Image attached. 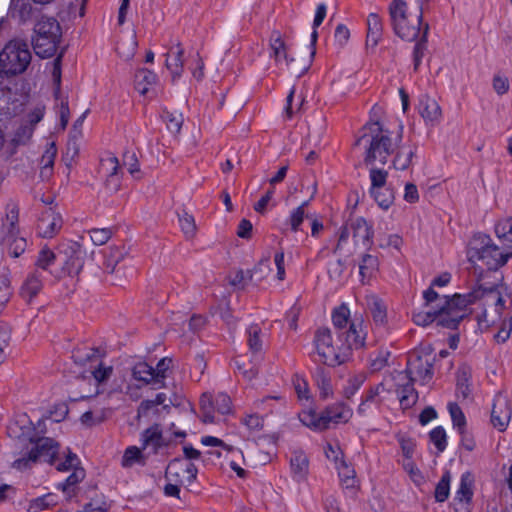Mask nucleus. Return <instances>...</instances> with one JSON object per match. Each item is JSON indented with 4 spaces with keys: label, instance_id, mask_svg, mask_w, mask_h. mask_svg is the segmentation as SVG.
I'll use <instances>...</instances> for the list:
<instances>
[{
    "label": "nucleus",
    "instance_id": "4be33fe9",
    "mask_svg": "<svg viewBox=\"0 0 512 512\" xmlns=\"http://www.w3.org/2000/svg\"><path fill=\"white\" fill-rule=\"evenodd\" d=\"M323 414L328 429L331 425L347 423L353 415V410L344 403H335L323 410Z\"/></svg>",
    "mask_w": 512,
    "mask_h": 512
},
{
    "label": "nucleus",
    "instance_id": "8fccbe9b",
    "mask_svg": "<svg viewBox=\"0 0 512 512\" xmlns=\"http://www.w3.org/2000/svg\"><path fill=\"white\" fill-rule=\"evenodd\" d=\"M200 442L202 445L207 446V447L219 448V450L212 453L213 455H215L218 458L222 457V451L229 453V452H233L236 450L234 446L225 443L220 438L210 436V435L202 436L200 439Z\"/></svg>",
    "mask_w": 512,
    "mask_h": 512
},
{
    "label": "nucleus",
    "instance_id": "2eb2a0df",
    "mask_svg": "<svg viewBox=\"0 0 512 512\" xmlns=\"http://www.w3.org/2000/svg\"><path fill=\"white\" fill-rule=\"evenodd\" d=\"M512 416V408L508 397L503 393L496 394L492 411L491 423L497 430L503 432L508 427Z\"/></svg>",
    "mask_w": 512,
    "mask_h": 512
},
{
    "label": "nucleus",
    "instance_id": "774afa93",
    "mask_svg": "<svg viewBox=\"0 0 512 512\" xmlns=\"http://www.w3.org/2000/svg\"><path fill=\"white\" fill-rule=\"evenodd\" d=\"M44 115L45 107L43 105H37L27 112L22 122L27 123L35 129V126L44 118Z\"/></svg>",
    "mask_w": 512,
    "mask_h": 512
},
{
    "label": "nucleus",
    "instance_id": "9b49d317",
    "mask_svg": "<svg viewBox=\"0 0 512 512\" xmlns=\"http://www.w3.org/2000/svg\"><path fill=\"white\" fill-rule=\"evenodd\" d=\"M72 357L75 363L81 366L89 365L90 372L98 383L104 382L112 374V366L103 365L98 349L91 347L77 348Z\"/></svg>",
    "mask_w": 512,
    "mask_h": 512
},
{
    "label": "nucleus",
    "instance_id": "49530a36",
    "mask_svg": "<svg viewBox=\"0 0 512 512\" xmlns=\"http://www.w3.org/2000/svg\"><path fill=\"white\" fill-rule=\"evenodd\" d=\"M135 380L143 382L144 384L153 383L157 385L153 367L146 362H139L135 364L132 371Z\"/></svg>",
    "mask_w": 512,
    "mask_h": 512
},
{
    "label": "nucleus",
    "instance_id": "f257e3e1",
    "mask_svg": "<svg viewBox=\"0 0 512 512\" xmlns=\"http://www.w3.org/2000/svg\"><path fill=\"white\" fill-rule=\"evenodd\" d=\"M403 126L397 125L395 130H389L378 122H373L365 127V133L358 140V144L365 147L364 162L369 166L370 191L384 189L386 187L388 172L378 168L377 163L384 165L390 155V148L402 141Z\"/></svg>",
    "mask_w": 512,
    "mask_h": 512
},
{
    "label": "nucleus",
    "instance_id": "0e129e2a",
    "mask_svg": "<svg viewBox=\"0 0 512 512\" xmlns=\"http://www.w3.org/2000/svg\"><path fill=\"white\" fill-rule=\"evenodd\" d=\"M327 14V6L325 3H320L316 7L314 19H313V31L311 33V44L315 45L318 33L317 28L323 23Z\"/></svg>",
    "mask_w": 512,
    "mask_h": 512
},
{
    "label": "nucleus",
    "instance_id": "a18cd8bd",
    "mask_svg": "<svg viewBox=\"0 0 512 512\" xmlns=\"http://www.w3.org/2000/svg\"><path fill=\"white\" fill-rule=\"evenodd\" d=\"M336 469L338 471L340 482L344 488L352 489L356 487L355 470L351 465L343 460L336 465Z\"/></svg>",
    "mask_w": 512,
    "mask_h": 512
},
{
    "label": "nucleus",
    "instance_id": "c756f323",
    "mask_svg": "<svg viewBox=\"0 0 512 512\" xmlns=\"http://www.w3.org/2000/svg\"><path fill=\"white\" fill-rule=\"evenodd\" d=\"M270 271L269 259H262L251 271L246 273L240 271L236 277L239 278V282H245L246 277H249L252 283L258 285L268 276Z\"/></svg>",
    "mask_w": 512,
    "mask_h": 512
},
{
    "label": "nucleus",
    "instance_id": "ddd939ff",
    "mask_svg": "<svg viewBox=\"0 0 512 512\" xmlns=\"http://www.w3.org/2000/svg\"><path fill=\"white\" fill-rule=\"evenodd\" d=\"M433 360L430 354H413L409 357L405 375L420 385L428 384L433 378Z\"/></svg>",
    "mask_w": 512,
    "mask_h": 512
},
{
    "label": "nucleus",
    "instance_id": "09e8293b",
    "mask_svg": "<svg viewBox=\"0 0 512 512\" xmlns=\"http://www.w3.org/2000/svg\"><path fill=\"white\" fill-rule=\"evenodd\" d=\"M13 296V288L8 274H0V314L4 312Z\"/></svg>",
    "mask_w": 512,
    "mask_h": 512
},
{
    "label": "nucleus",
    "instance_id": "423d86ee",
    "mask_svg": "<svg viewBox=\"0 0 512 512\" xmlns=\"http://www.w3.org/2000/svg\"><path fill=\"white\" fill-rule=\"evenodd\" d=\"M62 37L61 26L53 17H41L34 26L32 45L41 58H49L57 52Z\"/></svg>",
    "mask_w": 512,
    "mask_h": 512
},
{
    "label": "nucleus",
    "instance_id": "338daca9",
    "mask_svg": "<svg viewBox=\"0 0 512 512\" xmlns=\"http://www.w3.org/2000/svg\"><path fill=\"white\" fill-rule=\"evenodd\" d=\"M366 381V375L364 373H359L356 375L351 376L348 379L347 386L344 388V394L346 397L353 396L360 387L364 384Z\"/></svg>",
    "mask_w": 512,
    "mask_h": 512
},
{
    "label": "nucleus",
    "instance_id": "cd10ccee",
    "mask_svg": "<svg viewBox=\"0 0 512 512\" xmlns=\"http://www.w3.org/2000/svg\"><path fill=\"white\" fill-rule=\"evenodd\" d=\"M290 470L291 476L295 481L301 482L306 479L309 471V461L303 451L295 450L292 452Z\"/></svg>",
    "mask_w": 512,
    "mask_h": 512
},
{
    "label": "nucleus",
    "instance_id": "393cba45",
    "mask_svg": "<svg viewBox=\"0 0 512 512\" xmlns=\"http://www.w3.org/2000/svg\"><path fill=\"white\" fill-rule=\"evenodd\" d=\"M119 162L115 156L109 155L101 159V171L107 177V186L117 191L120 187Z\"/></svg>",
    "mask_w": 512,
    "mask_h": 512
},
{
    "label": "nucleus",
    "instance_id": "de8ad7c7",
    "mask_svg": "<svg viewBox=\"0 0 512 512\" xmlns=\"http://www.w3.org/2000/svg\"><path fill=\"white\" fill-rule=\"evenodd\" d=\"M144 462L145 459L142 453V449L137 446H129L124 451L121 465L124 468H130L137 464L143 465Z\"/></svg>",
    "mask_w": 512,
    "mask_h": 512
},
{
    "label": "nucleus",
    "instance_id": "680f3d73",
    "mask_svg": "<svg viewBox=\"0 0 512 512\" xmlns=\"http://www.w3.org/2000/svg\"><path fill=\"white\" fill-rule=\"evenodd\" d=\"M56 260L55 253L48 247H43L36 258L35 265L42 270H48Z\"/></svg>",
    "mask_w": 512,
    "mask_h": 512
},
{
    "label": "nucleus",
    "instance_id": "412c9836",
    "mask_svg": "<svg viewBox=\"0 0 512 512\" xmlns=\"http://www.w3.org/2000/svg\"><path fill=\"white\" fill-rule=\"evenodd\" d=\"M418 110L427 125L435 126L441 122L442 110L435 99L427 95L422 96Z\"/></svg>",
    "mask_w": 512,
    "mask_h": 512
},
{
    "label": "nucleus",
    "instance_id": "79ce46f5",
    "mask_svg": "<svg viewBox=\"0 0 512 512\" xmlns=\"http://www.w3.org/2000/svg\"><path fill=\"white\" fill-rule=\"evenodd\" d=\"M246 333L250 351L253 354L261 352L264 344V335L260 326L258 324H252L247 328Z\"/></svg>",
    "mask_w": 512,
    "mask_h": 512
},
{
    "label": "nucleus",
    "instance_id": "3c124183",
    "mask_svg": "<svg viewBox=\"0 0 512 512\" xmlns=\"http://www.w3.org/2000/svg\"><path fill=\"white\" fill-rule=\"evenodd\" d=\"M305 218V214L301 207H296L291 210L288 218L285 223L281 227L282 232H286L288 230L292 232H297L300 229L301 224L303 223Z\"/></svg>",
    "mask_w": 512,
    "mask_h": 512
},
{
    "label": "nucleus",
    "instance_id": "1a4fd4ad",
    "mask_svg": "<svg viewBox=\"0 0 512 512\" xmlns=\"http://www.w3.org/2000/svg\"><path fill=\"white\" fill-rule=\"evenodd\" d=\"M197 467L188 460L173 459L165 471L167 484L164 487V494L168 497H179L180 488L189 486L197 477Z\"/></svg>",
    "mask_w": 512,
    "mask_h": 512
},
{
    "label": "nucleus",
    "instance_id": "f8f14e48",
    "mask_svg": "<svg viewBox=\"0 0 512 512\" xmlns=\"http://www.w3.org/2000/svg\"><path fill=\"white\" fill-rule=\"evenodd\" d=\"M270 56L275 63L281 67H285L291 74L301 76L307 70L305 65L298 67L292 49L282 39L279 33H274L270 39Z\"/></svg>",
    "mask_w": 512,
    "mask_h": 512
},
{
    "label": "nucleus",
    "instance_id": "39448f33",
    "mask_svg": "<svg viewBox=\"0 0 512 512\" xmlns=\"http://www.w3.org/2000/svg\"><path fill=\"white\" fill-rule=\"evenodd\" d=\"M18 216V208L12 204L0 217V258L5 252L12 258H18L27 248L26 239L19 234Z\"/></svg>",
    "mask_w": 512,
    "mask_h": 512
},
{
    "label": "nucleus",
    "instance_id": "6e6d98bb",
    "mask_svg": "<svg viewBox=\"0 0 512 512\" xmlns=\"http://www.w3.org/2000/svg\"><path fill=\"white\" fill-rule=\"evenodd\" d=\"M448 411H449L453 426L455 428H457L460 433H462L466 426V418H465V415H464L462 409L456 403H449Z\"/></svg>",
    "mask_w": 512,
    "mask_h": 512
},
{
    "label": "nucleus",
    "instance_id": "a878e982",
    "mask_svg": "<svg viewBox=\"0 0 512 512\" xmlns=\"http://www.w3.org/2000/svg\"><path fill=\"white\" fill-rule=\"evenodd\" d=\"M473 496L471 483L462 476L453 500L455 512H470V504Z\"/></svg>",
    "mask_w": 512,
    "mask_h": 512
},
{
    "label": "nucleus",
    "instance_id": "72a5a7b5",
    "mask_svg": "<svg viewBox=\"0 0 512 512\" xmlns=\"http://www.w3.org/2000/svg\"><path fill=\"white\" fill-rule=\"evenodd\" d=\"M392 391L386 387V381L371 388L366 394V402H371L377 407L386 404L392 398Z\"/></svg>",
    "mask_w": 512,
    "mask_h": 512
},
{
    "label": "nucleus",
    "instance_id": "b1692460",
    "mask_svg": "<svg viewBox=\"0 0 512 512\" xmlns=\"http://www.w3.org/2000/svg\"><path fill=\"white\" fill-rule=\"evenodd\" d=\"M142 449L150 448L154 453L158 452L161 448L166 447L169 443L159 427L153 425L147 428L141 435Z\"/></svg>",
    "mask_w": 512,
    "mask_h": 512
},
{
    "label": "nucleus",
    "instance_id": "0eeeda50",
    "mask_svg": "<svg viewBox=\"0 0 512 512\" xmlns=\"http://www.w3.org/2000/svg\"><path fill=\"white\" fill-rule=\"evenodd\" d=\"M467 255L470 262H482L489 270H496L507 263L512 252H502L490 237L479 235L470 243Z\"/></svg>",
    "mask_w": 512,
    "mask_h": 512
},
{
    "label": "nucleus",
    "instance_id": "2f4dec72",
    "mask_svg": "<svg viewBox=\"0 0 512 512\" xmlns=\"http://www.w3.org/2000/svg\"><path fill=\"white\" fill-rule=\"evenodd\" d=\"M367 307L376 325L383 326L387 321V308L383 301L376 295L366 297Z\"/></svg>",
    "mask_w": 512,
    "mask_h": 512
},
{
    "label": "nucleus",
    "instance_id": "4d7b16f0",
    "mask_svg": "<svg viewBox=\"0 0 512 512\" xmlns=\"http://www.w3.org/2000/svg\"><path fill=\"white\" fill-rule=\"evenodd\" d=\"M54 464L56 469L61 472H69L76 468H80V460L78 456L70 451L65 455L63 461H60V458L58 457Z\"/></svg>",
    "mask_w": 512,
    "mask_h": 512
},
{
    "label": "nucleus",
    "instance_id": "e2e57ef3",
    "mask_svg": "<svg viewBox=\"0 0 512 512\" xmlns=\"http://www.w3.org/2000/svg\"><path fill=\"white\" fill-rule=\"evenodd\" d=\"M450 475L449 473L443 474L435 488V499L438 502H444L449 497L450 493Z\"/></svg>",
    "mask_w": 512,
    "mask_h": 512
},
{
    "label": "nucleus",
    "instance_id": "bf43d9fd",
    "mask_svg": "<svg viewBox=\"0 0 512 512\" xmlns=\"http://www.w3.org/2000/svg\"><path fill=\"white\" fill-rule=\"evenodd\" d=\"M430 442L436 447L438 452H443L447 446V434L442 426H437L429 433Z\"/></svg>",
    "mask_w": 512,
    "mask_h": 512
},
{
    "label": "nucleus",
    "instance_id": "6e6552de",
    "mask_svg": "<svg viewBox=\"0 0 512 512\" xmlns=\"http://www.w3.org/2000/svg\"><path fill=\"white\" fill-rule=\"evenodd\" d=\"M31 61L28 45L20 40H12L0 52V76L23 73Z\"/></svg>",
    "mask_w": 512,
    "mask_h": 512
},
{
    "label": "nucleus",
    "instance_id": "6ab92c4d",
    "mask_svg": "<svg viewBox=\"0 0 512 512\" xmlns=\"http://www.w3.org/2000/svg\"><path fill=\"white\" fill-rule=\"evenodd\" d=\"M62 223V217L58 212L52 208H46L38 221V233L41 237L51 238L60 231Z\"/></svg>",
    "mask_w": 512,
    "mask_h": 512
},
{
    "label": "nucleus",
    "instance_id": "4468645a",
    "mask_svg": "<svg viewBox=\"0 0 512 512\" xmlns=\"http://www.w3.org/2000/svg\"><path fill=\"white\" fill-rule=\"evenodd\" d=\"M200 404L203 411V422L205 423L215 422V412H218L221 415H226L232 411L231 399L225 393H218L214 397L208 394H203Z\"/></svg>",
    "mask_w": 512,
    "mask_h": 512
},
{
    "label": "nucleus",
    "instance_id": "69168bd1",
    "mask_svg": "<svg viewBox=\"0 0 512 512\" xmlns=\"http://www.w3.org/2000/svg\"><path fill=\"white\" fill-rule=\"evenodd\" d=\"M457 393L463 398L469 397L471 393L469 373L465 368L459 370L457 373Z\"/></svg>",
    "mask_w": 512,
    "mask_h": 512
},
{
    "label": "nucleus",
    "instance_id": "bb28decb",
    "mask_svg": "<svg viewBox=\"0 0 512 512\" xmlns=\"http://www.w3.org/2000/svg\"><path fill=\"white\" fill-rule=\"evenodd\" d=\"M43 288L42 274L38 271H32L25 278L21 288L20 295L26 301H31L37 296Z\"/></svg>",
    "mask_w": 512,
    "mask_h": 512
},
{
    "label": "nucleus",
    "instance_id": "c85d7f7f",
    "mask_svg": "<svg viewBox=\"0 0 512 512\" xmlns=\"http://www.w3.org/2000/svg\"><path fill=\"white\" fill-rule=\"evenodd\" d=\"M379 271V260L371 254L363 255L359 263V276L362 284H369Z\"/></svg>",
    "mask_w": 512,
    "mask_h": 512
},
{
    "label": "nucleus",
    "instance_id": "aec40b11",
    "mask_svg": "<svg viewBox=\"0 0 512 512\" xmlns=\"http://www.w3.org/2000/svg\"><path fill=\"white\" fill-rule=\"evenodd\" d=\"M396 393L398 400L403 408L413 406L418 398V395L413 387L412 381L405 375L404 372H399L396 376Z\"/></svg>",
    "mask_w": 512,
    "mask_h": 512
},
{
    "label": "nucleus",
    "instance_id": "ea45409f",
    "mask_svg": "<svg viewBox=\"0 0 512 512\" xmlns=\"http://www.w3.org/2000/svg\"><path fill=\"white\" fill-rule=\"evenodd\" d=\"M34 128L29 126L27 123L21 122V124L13 131L10 144L13 147L27 145L33 136Z\"/></svg>",
    "mask_w": 512,
    "mask_h": 512
},
{
    "label": "nucleus",
    "instance_id": "a19ab883",
    "mask_svg": "<svg viewBox=\"0 0 512 512\" xmlns=\"http://www.w3.org/2000/svg\"><path fill=\"white\" fill-rule=\"evenodd\" d=\"M389 13L392 22H397L399 30H405L402 26V20L409 17V13H413L404 0H393L389 6Z\"/></svg>",
    "mask_w": 512,
    "mask_h": 512
},
{
    "label": "nucleus",
    "instance_id": "e433bc0d",
    "mask_svg": "<svg viewBox=\"0 0 512 512\" xmlns=\"http://www.w3.org/2000/svg\"><path fill=\"white\" fill-rule=\"evenodd\" d=\"M157 81V75L148 69H140L135 75V88L136 90L145 95Z\"/></svg>",
    "mask_w": 512,
    "mask_h": 512
},
{
    "label": "nucleus",
    "instance_id": "4c0bfd02",
    "mask_svg": "<svg viewBox=\"0 0 512 512\" xmlns=\"http://www.w3.org/2000/svg\"><path fill=\"white\" fill-rule=\"evenodd\" d=\"M382 35V21L378 14L370 13L367 17V44L376 46Z\"/></svg>",
    "mask_w": 512,
    "mask_h": 512
},
{
    "label": "nucleus",
    "instance_id": "c03bdc74",
    "mask_svg": "<svg viewBox=\"0 0 512 512\" xmlns=\"http://www.w3.org/2000/svg\"><path fill=\"white\" fill-rule=\"evenodd\" d=\"M108 416V410L104 407H93L84 412L80 417V422L85 427H92L100 424Z\"/></svg>",
    "mask_w": 512,
    "mask_h": 512
},
{
    "label": "nucleus",
    "instance_id": "7ed1b4c3",
    "mask_svg": "<svg viewBox=\"0 0 512 512\" xmlns=\"http://www.w3.org/2000/svg\"><path fill=\"white\" fill-rule=\"evenodd\" d=\"M424 308L413 314V321L418 326H427L436 322L437 325L454 329L465 317L457 294L449 298L439 295L432 287L424 291Z\"/></svg>",
    "mask_w": 512,
    "mask_h": 512
},
{
    "label": "nucleus",
    "instance_id": "f704fd0d",
    "mask_svg": "<svg viewBox=\"0 0 512 512\" xmlns=\"http://www.w3.org/2000/svg\"><path fill=\"white\" fill-rule=\"evenodd\" d=\"M299 419L303 425L314 431H322L326 429L323 411L321 413H317L311 409L304 410L299 414Z\"/></svg>",
    "mask_w": 512,
    "mask_h": 512
},
{
    "label": "nucleus",
    "instance_id": "5fc2aeb1",
    "mask_svg": "<svg viewBox=\"0 0 512 512\" xmlns=\"http://www.w3.org/2000/svg\"><path fill=\"white\" fill-rule=\"evenodd\" d=\"M286 405L285 398L281 396H268L256 403L258 409L267 410L273 412L274 410L280 409Z\"/></svg>",
    "mask_w": 512,
    "mask_h": 512
},
{
    "label": "nucleus",
    "instance_id": "864d4df0",
    "mask_svg": "<svg viewBox=\"0 0 512 512\" xmlns=\"http://www.w3.org/2000/svg\"><path fill=\"white\" fill-rule=\"evenodd\" d=\"M495 233L502 243H512V217L499 220L495 225Z\"/></svg>",
    "mask_w": 512,
    "mask_h": 512
},
{
    "label": "nucleus",
    "instance_id": "dca6fc26",
    "mask_svg": "<svg viewBox=\"0 0 512 512\" xmlns=\"http://www.w3.org/2000/svg\"><path fill=\"white\" fill-rule=\"evenodd\" d=\"M417 6L414 13H409V17L402 20V26L405 30H399L397 22H392L395 33L406 41H414L420 33L422 22V3L423 0L416 1Z\"/></svg>",
    "mask_w": 512,
    "mask_h": 512
},
{
    "label": "nucleus",
    "instance_id": "13d9d810",
    "mask_svg": "<svg viewBox=\"0 0 512 512\" xmlns=\"http://www.w3.org/2000/svg\"><path fill=\"white\" fill-rule=\"evenodd\" d=\"M370 193L382 209H388L394 201L393 191L389 188L377 189L376 191H370Z\"/></svg>",
    "mask_w": 512,
    "mask_h": 512
},
{
    "label": "nucleus",
    "instance_id": "7c9ffc66",
    "mask_svg": "<svg viewBox=\"0 0 512 512\" xmlns=\"http://www.w3.org/2000/svg\"><path fill=\"white\" fill-rule=\"evenodd\" d=\"M85 478V471L82 467L71 471L70 475L63 481L56 484V488L61 490L67 499L75 494L77 485Z\"/></svg>",
    "mask_w": 512,
    "mask_h": 512
},
{
    "label": "nucleus",
    "instance_id": "58836bf2",
    "mask_svg": "<svg viewBox=\"0 0 512 512\" xmlns=\"http://www.w3.org/2000/svg\"><path fill=\"white\" fill-rule=\"evenodd\" d=\"M183 49L178 44L167 53L166 66L174 76H180L183 68Z\"/></svg>",
    "mask_w": 512,
    "mask_h": 512
},
{
    "label": "nucleus",
    "instance_id": "f03ea898",
    "mask_svg": "<svg viewBox=\"0 0 512 512\" xmlns=\"http://www.w3.org/2000/svg\"><path fill=\"white\" fill-rule=\"evenodd\" d=\"M367 332L361 331V321L355 320L350 326L348 336L320 328L314 336V346L323 363L336 366L347 361L353 349L364 346Z\"/></svg>",
    "mask_w": 512,
    "mask_h": 512
},
{
    "label": "nucleus",
    "instance_id": "c9c22d12",
    "mask_svg": "<svg viewBox=\"0 0 512 512\" xmlns=\"http://www.w3.org/2000/svg\"><path fill=\"white\" fill-rule=\"evenodd\" d=\"M59 503V496L55 493H47L36 497L29 502L28 512H44Z\"/></svg>",
    "mask_w": 512,
    "mask_h": 512
},
{
    "label": "nucleus",
    "instance_id": "9d476101",
    "mask_svg": "<svg viewBox=\"0 0 512 512\" xmlns=\"http://www.w3.org/2000/svg\"><path fill=\"white\" fill-rule=\"evenodd\" d=\"M31 447L21 457L13 462V467L18 470L30 468L37 462L54 464L58 459L59 445L51 438H40L37 441H31Z\"/></svg>",
    "mask_w": 512,
    "mask_h": 512
},
{
    "label": "nucleus",
    "instance_id": "37998d69",
    "mask_svg": "<svg viewBox=\"0 0 512 512\" xmlns=\"http://www.w3.org/2000/svg\"><path fill=\"white\" fill-rule=\"evenodd\" d=\"M314 381L319 389L320 396L327 399L333 395V387L331 377L328 372L322 368H318L314 373Z\"/></svg>",
    "mask_w": 512,
    "mask_h": 512
},
{
    "label": "nucleus",
    "instance_id": "a211bd4d",
    "mask_svg": "<svg viewBox=\"0 0 512 512\" xmlns=\"http://www.w3.org/2000/svg\"><path fill=\"white\" fill-rule=\"evenodd\" d=\"M357 319L361 321V331L366 332L362 316L355 315L353 318H351L350 309L346 304H342L332 311V323L335 332L342 334L344 337L348 336V333H350L351 324Z\"/></svg>",
    "mask_w": 512,
    "mask_h": 512
},
{
    "label": "nucleus",
    "instance_id": "20e7f679",
    "mask_svg": "<svg viewBox=\"0 0 512 512\" xmlns=\"http://www.w3.org/2000/svg\"><path fill=\"white\" fill-rule=\"evenodd\" d=\"M457 296L462 311L465 313L468 305L480 300L484 310L479 320L486 325H492L500 319L505 308L504 297L501 292L494 287L483 288L479 286L467 294H457Z\"/></svg>",
    "mask_w": 512,
    "mask_h": 512
},
{
    "label": "nucleus",
    "instance_id": "473e14b6",
    "mask_svg": "<svg viewBox=\"0 0 512 512\" xmlns=\"http://www.w3.org/2000/svg\"><path fill=\"white\" fill-rule=\"evenodd\" d=\"M350 229L353 232V238L355 243L361 242L365 245L370 242L373 236L372 227L362 217L356 218L352 222Z\"/></svg>",
    "mask_w": 512,
    "mask_h": 512
},
{
    "label": "nucleus",
    "instance_id": "052dcab7",
    "mask_svg": "<svg viewBox=\"0 0 512 512\" xmlns=\"http://www.w3.org/2000/svg\"><path fill=\"white\" fill-rule=\"evenodd\" d=\"M292 384L300 401H308L310 399L309 385L303 376L295 374L292 379Z\"/></svg>",
    "mask_w": 512,
    "mask_h": 512
},
{
    "label": "nucleus",
    "instance_id": "603ef678",
    "mask_svg": "<svg viewBox=\"0 0 512 512\" xmlns=\"http://www.w3.org/2000/svg\"><path fill=\"white\" fill-rule=\"evenodd\" d=\"M178 221L185 237L188 239L193 238L197 230L194 217L183 210L181 213H178Z\"/></svg>",
    "mask_w": 512,
    "mask_h": 512
},
{
    "label": "nucleus",
    "instance_id": "f3484780",
    "mask_svg": "<svg viewBox=\"0 0 512 512\" xmlns=\"http://www.w3.org/2000/svg\"><path fill=\"white\" fill-rule=\"evenodd\" d=\"M62 273L68 276L78 275L85 262L86 251L76 242L70 244L65 250Z\"/></svg>",
    "mask_w": 512,
    "mask_h": 512
},
{
    "label": "nucleus",
    "instance_id": "5701e85b",
    "mask_svg": "<svg viewBox=\"0 0 512 512\" xmlns=\"http://www.w3.org/2000/svg\"><path fill=\"white\" fill-rule=\"evenodd\" d=\"M393 145L390 148V154L395 151V156L392 160V165L396 170H406L412 164V159L415 155L416 148L410 144Z\"/></svg>",
    "mask_w": 512,
    "mask_h": 512
}]
</instances>
